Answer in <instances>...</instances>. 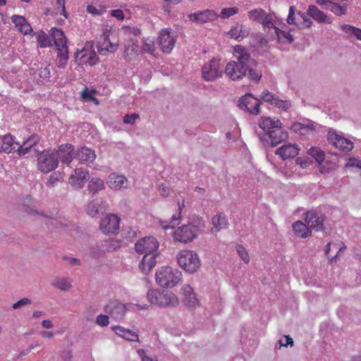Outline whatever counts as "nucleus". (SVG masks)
<instances>
[{
    "mask_svg": "<svg viewBox=\"0 0 361 361\" xmlns=\"http://www.w3.org/2000/svg\"><path fill=\"white\" fill-rule=\"evenodd\" d=\"M257 61L254 63H247L243 60L230 61L225 68V73L233 80L242 79L247 75L250 80L259 82L262 73L257 70Z\"/></svg>",
    "mask_w": 361,
    "mask_h": 361,
    "instance_id": "obj_1",
    "label": "nucleus"
},
{
    "mask_svg": "<svg viewBox=\"0 0 361 361\" xmlns=\"http://www.w3.org/2000/svg\"><path fill=\"white\" fill-rule=\"evenodd\" d=\"M147 296L150 303L160 307H176L179 304L178 297L169 290L151 289L148 290Z\"/></svg>",
    "mask_w": 361,
    "mask_h": 361,
    "instance_id": "obj_2",
    "label": "nucleus"
},
{
    "mask_svg": "<svg viewBox=\"0 0 361 361\" xmlns=\"http://www.w3.org/2000/svg\"><path fill=\"white\" fill-rule=\"evenodd\" d=\"M182 279V273L176 268L163 267L156 272V281L163 288H173Z\"/></svg>",
    "mask_w": 361,
    "mask_h": 361,
    "instance_id": "obj_3",
    "label": "nucleus"
},
{
    "mask_svg": "<svg viewBox=\"0 0 361 361\" xmlns=\"http://www.w3.org/2000/svg\"><path fill=\"white\" fill-rule=\"evenodd\" d=\"M179 266L185 271L193 274L200 267V260L197 254L192 250H183L177 255Z\"/></svg>",
    "mask_w": 361,
    "mask_h": 361,
    "instance_id": "obj_4",
    "label": "nucleus"
},
{
    "mask_svg": "<svg viewBox=\"0 0 361 361\" xmlns=\"http://www.w3.org/2000/svg\"><path fill=\"white\" fill-rule=\"evenodd\" d=\"M33 152L37 157L38 169L44 173L52 171L58 166L57 155L54 154V151L49 152L34 149Z\"/></svg>",
    "mask_w": 361,
    "mask_h": 361,
    "instance_id": "obj_5",
    "label": "nucleus"
},
{
    "mask_svg": "<svg viewBox=\"0 0 361 361\" xmlns=\"http://www.w3.org/2000/svg\"><path fill=\"white\" fill-rule=\"evenodd\" d=\"M258 137L264 146L274 147L286 140L288 137V133L286 130L282 129V127H277L272 130H269V133L258 135Z\"/></svg>",
    "mask_w": 361,
    "mask_h": 361,
    "instance_id": "obj_6",
    "label": "nucleus"
},
{
    "mask_svg": "<svg viewBox=\"0 0 361 361\" xmlns=\"http://www.w3.org/2000/svg\"><path fill=\"white\" fill-rule=\"evenodd\" d=\"M159 247V243L157 239L152 236H147L140 239L135 244V250L138 254H145V255H155Z\"/></svg>",
    "mask_w": 361,
    "mask_h": 361,
    "instance_id": "obj_7",
    "label": "nucleus"
},
{
    "mask_svg": "<svg viewBox=\"0 0 361 361\" xmlns=\"http://www.w3.org/2000/svg\"><path fill=\"white\" fill-rule=\"evenodd\" d=\"M120 219L116 214H106L100 221V230L104 234H115L119 230Z\"/></svg>",
    "mask_w": 361,
    "mask_h": 361,
    "instance_id": "obj_8",
    "label": "nucleus"
},
{
    "mask_svg": "<svg viewBox=\"0 0 361 361\" xmlns=\"http://www.w3.org/2000/svg\"><path fill=\"white\" fill-rule=\"evenodd\" d=\"M202 77L205 80L211 81L222 75L220 60L212 59L208 63H206L202 68Z\"/></svg>",
    "mask_w": 361,
    "mask_h": 361,
    "instance_id": "obj_9",
    "label": "nucleus"
},
{
    "mask_svg": "<svg viewBox=\"0 0 361 361\" xmlns=\"http://www.w3.org/2000/svg\"><path fill=\"white\" fill-rule=\"evenodd\" d=\"M324 221L325 216L320 212L314 210H310L306 212L305 223L310 229L326 233L324 225Z\"/></svg>",
    "mask_w": 361,
    "mask_h": 361,
    "instance_id": "obj_10",
    "label": "nucleus"
},
{
    "mask_svg": "<svg viewBox=\"0 0 361 361\" xmlns=\"http://www.w3.org/2000/svg\"><path fill=\"white\" fill-rule=\"evenodd\" d=\"M157 42L164 53L169 54L175 46L176 37L169 29L162 30L159 32Z\"/></svg>",
    "mask_w": 361,
    "mask_h": 361,
    "instance_id": "obj_11",
    "label": "nucleus"
},
{
    "mask_svg": "<svg viewBox=\"0 0 361 361\" xmlns=\"http://www.w3.org/2000/svg\"><path fill=\"white\" fill-rule=\"evenodd\" d=\"M327 140L342 151L349 152L352 150L354 147L352 141L338 135L335 132L329 131L328 133Z\"/></svg>",
    "mask_w": 361,
    "mask_h": 361,
    "instance_id": "obj_12",
    "label": "nucleus"
},
{
    "mask_svg": "<svg viewBox=\"0 0 361 361\" xmlns=\"http://www.w3.org/2000/svg\"><path fill=\"white\" fill-rule=\"evenodd\" d=\"M173 236L175 240L187 243L197 238L198 235L188 224H185L174 231Z\"/></svg>",
    "mask_w": 361,
    "mask_h": 361,
    "instance_id": "obj_13",
    "label": "nucleus"
},
{
    "mask_svg": "<svg viewBox=\"0 0 361 361\" xmlns=\"http://www.w3.org/2000/svg\"><path fill=\"white\" fill-rule=\"evenodd\" d=\"M104 312L115 320H121L123 318L126 307V305L117 300L110 301L104 309Z\"/></svg>",
    "mask_w": 361,
    "mask_h": 361,
    "instance_id": "obj_14",
    "label": "nucleus"
},
{
    "mask_svg": "<svg viewBox=\"0 0 361 361\" xmlns=\"http://www.w3.org/2000/svg\"><path fill=\"white\" fill-rule=\"evenodd\" d=\"M217 15L214 10L206 9L200 11L188 16V18L196 23L204 24L209 21L215 20Z\"/></svg>",
    "mask_w": 361,
    "mask_h": 361,
    "instance_id": "obj_15",
    "label": "nucleus"
},
{
    "mask_svg": "<svg viewBox=\"0 0 361 361\" xmlns=\"http://www.w3.org/2000/svg\"><path fill=\"white\" fill-rule=\"evenodd\" d=\"M75 59L78 61L79 65L88 63L94 66L98 62L99 58L94 50L88 51L83 49L75 53Z\"/></svg>",
    "mask_w": 361,
    "mask_h": 361,
    "instance_id": "obj_16",
    "label": "nucleus"
},
{
    "mask_svg": "<svg viewBox=\"0 0 361 361\" xmlns=\"http://www.w3.org/2000/svg\"><path fill=\"white\" fill-rule=\"evenodd\" d=\"M57 155V160L61 163L69 164L73 160L74 146L71 144H62L59 146L58 149L54 150Z\"/></svg>",
    "mask_w": 361,
    "mask_h": 361,
    "instance_id": "obj_17",
    "label": "nucleus"
},
{
    "mask_svg": "<svg viewBox=\"0 0 361 361\" xmlns=\"http://www.w3.org/2000/svg\"><path fill=\"white\" fill-rule=\"evenodd\" d=\"M90 180V174L87 170L81 168L75 170V175L70 178V183L75 189H81L85 183Z\"/></svg>",
    "mask_w": 361,
    "mask_h": 361,
    "instance_id": "obj_18",
    "label": "nucleus"
},
{
    "mask_svg": "<svg viewBox=\"0 0 361 361\" xmlns=\"http://www.w3.org/2000/svg\"><path fill=\"white\" fill-rule=\"evenodd\" d=\"M299 148L296 145H283L275 151L282 160L293 159L299 154Z\"/></svg>",
    "mask_w": 361,
    "mask_h": 361,
    "instance_id": "obj_19",
    "label": "nucleus"
},
{
    "mask_svg": "<svg viewBox=\"0 0 361 361\" xmlns=\"http://www.w3.org/2000/svg\"><path fill=\"white\" fill-rule=\"evenodd\" d=\"M183 302L188 308H195L199 305V302L196 298L192 288L190 285H185L182 288Z\"/></svg>",
    "mask_w": 361,
    "mask_h": 361,
    "instance_id": "obj_20",
    "label": "nucleus"
},
{
    "mask_svg": "<svg viewBox=\"0 0 361 361\" xmlns=\"http://www.w3.org/2000/svg\"><path fill=\"white\" fill-rule=\"evenodd\" d=\"M307 15L319 23H331L332 21L323 11L319 9L315 5H310Z\"/></svg>",
    "mask_w": 361,
    "mask_h": 361,
    "instance_id": "obj_21",
    "label": "nucleus"
},
{
    "mask_svg": "<svg viewBox=\"0 0 361 361\" xmlns=\"http://www.w3.org/2000/svg\"><path fill=\"white\" fill-rule=\"evenodd\" d=\"M138 56L137 41L129 38L124 43V56L128 61H130Z\"/></svg>",
    "mask_w": 361,
    "mask_h": 361,
    "instance_id": "obj_22",
    "label": "nucleus"
},
{
    "mask_svg": "<svg viewBox=\"0 0 361 361\" xmlns=\"http://www.w3.org/2000/svg\"><path fill=\"white\" fill-rule=\"evenodd\" d=\"M111 329L116 335L128 341L140 342L138 334L129 329H126L121 326H114Z\"/></svg>",
    "mask_w": 361,
    "mask_h": 361,
    "instance_id": "obj_23",
    "label": "nucleus"
},
{
    "mask_svg": "<svg viewBox=\"0 0 361 361\" xmlns=\"http://www.w3.org/2000/svg\"><path fill=\"white\" fill-rule=\"evenodd\" d=\"M11 19L12 23L15 24V26L23 35H27L32 32L31 25L27 22L24 16L13 15Z\"/></svg>",
    "mask_w": 361,
    "mask_h": 361,
    "instance_id": "obj_24",
    "label": "nucleus"
},
{
    "mask_svg": "<svg viewBox=\"0 0 361 361\" xmlns=\"http://www.w3.org/2000/svg\"><path fill=\"white\" fill-rule=\"evenodd\" d=\"M259 126L265 133H269V130H272L277 127L281 128L282 123L278 118H271V117H261L259 122Z\"/></svg>",
    "mask_w": 361,
    "mask_h": 361,
    "instance_id": "obj_25",
    "label": "nucleus"
},
{
    "mask_svg": "<svg viewBox=\"0 0 361 361\" xmlns=\"http://www.w3.org/2000/svg\"><path fill=\"white\" fill-rule=\"evenodd\" d=\"M49 32L56 48L67 46V39L62 30L56 27H52Z\"/></svg>",
    "mask_w": 361,
    "mask_h": 361,
    "instance_id": "obj_26",
    "label": "nucleus"
},
{
    "mask_svg": "<svg viewBox=\"0 0 361 361\" xmlns=\"http://www.w3.org/2000/svg\"><path fill=\"white\" fill-rule=\"evenodd\" d=\"M127 178L124 176L111 173L109 176V180L107 183L111 189L121 190L127 187Z\"/></svg>",
    "mask_w": 361,
    "mask_h": 361,
    "instance_id": "obj_27",
    "label": "nucleus"
},
{
    "mask_svg": "<svg viewBox=\"0 0 361 361\" xmlns=\"http://www.w3.org/2000/svg\"><path fill=\"white\" fill-rule=\"evenodd\" d=\"M75 157L82 162L91 163L95 159L96 154L90 148L82 147L77 151Z\"/></svg>",
    "mask_w": 361,
    "mask_h": 361,
    "instance_id": "obj_28",
    "label": "nucleus"
},
{
    "mask_svg": "<svg viewBox=\"0 0 361 361\" xmlns=\"http://www.w3.org/2000/svg\"><path fill=\"white\" fill-rule=\"evenodd\" d=\"M157 255H144L142 259L141 260L139 268L142 271V272L145 274H147L150 271L152 268L156 265V257Z\"/></svg>",
    "mask_w": 361,
    "mask_h": 361,
    "instance_id": "obj_29",
    "label": "nucleus"
},
{
    "mask_svg": "<svg viewBox=\"0 0 361 361\" xmlns=\"http://www.w3.org/2000/svg\"><path fill=\"white\" fill-rule=\"evenodd\" d=\"M16 142L13 136L10 134L6 135L0 140V151L9 154L16 150Z\"/></svg>",
    "mask_w": 361,
    "mask_h": 361,
    "instance_id": "obj_30",
    "label": "nucleus"
},
{
    "mask_svg": "<svg viewBox=\"0 0 361 361\" xmlns=\"http://www.w3.org/2000/svg\"><path fill=\"white\" fill-rule=\"evenodd\" d=\"M104 42H108V44L105 47H102L100 43H97V51L101 54H106L107 52L114 53L118 47V43H112L109 38V35L106 32L103 35Z\"/></svg>",
    "mask_w": 361,
    "mask_h": 361,
    "instance_id": "obj_31",
    "label": "nucleus"
},
{
    "mask_svg": "<svg viewBox=\"0 0 361 361\" xmlns=\"http://www.w3.org/2000/svg\"><path fill=\"white\" fill-rule=\"evenodd\" d=\"M228 35L231 38L241 41L244 37L248 36L249 30L243 25H237L228 32Z\"/></svg>",
    "mask_w": 361,
    "mask_h": 361,
    "instance_id": "obj_32",
    "label": "nucleus"
},
{
    "mask_svg": "<svg viewBox=\"0 0 361 361\" xmlns=\"http://www.w3.org/2000/svg\"><path fill=\"white\" fill-rule=\"evenodd\" d=\"M212 224L214 227L212 228V232H218L221 229L226 228L228 226V220L225 214H217L212 217Z\"/></svg>",
    "mask_w": 361,
    "mask_h": 361,
    "instance_id": "obj_33",
    "label": "nucleus"
},
{
    "mask_svg": "<svg viewBox=\"0 0 361 361\" xmlns=\"http://www.w3.org/2000/svg\"><path fill=\"white\" fill-rule=\"evenodd\" d=\"M293 228L295 234L302 238H306L312 235V230L300 221L295 222L293 224Z\"/></svg>",
    "mask_w": 361,
    "mask_h": 361,
    "instance_id": "obj_34",
    "label": "nucleus"
},
{
    "mask_svg": "<svg viewBox=\"0 0 361 361\" xmlns=\"http://www.w3.org/2000/svg\"><path fill=\"white\" fill-rule=\"evenodd\" d=\"M255 99V97L251 93H246L239 99L238 106L240 109L250 112Z\"/></svg>",
    "mask_w": 361,
    "mask_h": 361,
    "instance_id": "obj_35",
    "label": "nucleus"
},
{
    "mask_svg": "<svg viewBox=\"0 0 361 361\" xmlns=\"http://www.w3.org/2000/svg\"><path fill=\"white\" fill-rule=\"evenodd\" d=\"M234 51L235 54H238L236 56L237 60H243L247 61V63H254L256 61L254 59H252L250 56V54L244 47L241 45H236L234 47Z\"/></svg>",
    "mask_w": 361,
    "mask_h": 361,
    "instance_id": "obj_36",
    "label": "nucleus"
},
{
    "mask_svg": "<svg viewBox=\"0 0 361 361\" xmlns=\"http://www.w3.org/2000/svg\"><path fill=\"white\" fill-rule=\"evenodd\" d=\"M57 53V59H56V64L59 68H65L67 65V62L68 60V47H59L56 48Z\"/></svg>",
    "mask_w": 361,
    "mask_h": 361,
    "instance_id": "obj_37",
    "label": "nucleus"
},
{
    "mask_svg": "<svg viewBox=\"0 0 361 361\" xmlns=\"http://www.w3.org/2000/svg\"><path fill=\"white\" fill-rule=\"evenodd\" d=\"M104 189V182L99 178H92L90 180L87 190L90 193L95 194Z\"/></svg>",
    "mask_w": 361,
    "mask_h": 361,
    "instance_id": "obj_38",
    "label": "nucleus"
},
{
    "mask_svg": "<svg viewBox=\"0 0 361 361\" xmlns=\"http://www.w3.org/2000/svg\"><path fill=\"white\" fill-rule=\"evenodd\" d=\"M188 225L192 228V230L195 231L197 235L200 232L202 231L205 227L202 218L197 215L193 216L190 222Z\"/></svg>",
    "mask_w": 361,
    "mask_h": 361,
    "instance_id": "obj_39",
    "label": "nucleus"
},
{
    "mask_svg": "<svg viewBox=\"0 0 361 361\" xmlns=\"http://www.w3.org/2000/svg\"><path fill=\"white\" fill-rule=\"evenodd\" d=\"M307 154L315 159L318 164H321L325 159V153L320 148L312 147L308 149Z\"/></svg>",
    "mask_w": 361,
    "mask_h": 361,
    "instance_id": "obj_40",
    "label": "nucleus"
},
{
    "mask_svg": "<svg viewBox=\"0 0 361 361\" xmlns=\"http://www.w3.org/2000/svg\"><path fill=\"white\" fill-rule=\"evenodd\" d=\"M34 35L37 36V42L40 47L44 48L51 46L50 38L43 30H39Z\"/></svg>",
    "mask_w": 361,
    "mask_h": 361,
    "instance_id": "obj_41",
    "label": "nucleus"
},
{
    "mask_svg": "<svg viewBox=\"0 0 361 361\" xmlns=\"http://www.w3.org/2000/svg\"><path fill=\"white\" fill-rule=\"evenodd\" d=\"M341 28L345 33L353 35L357 39L361 40V29L347 24L341 25Z\"/></svg>",
    "mask_w": 361,
    "mask_h": 361,
    "instance_id": "obj_42",
    "label": "nucleus"
},
{
    "mask_svg": "<svg viewBox=\"0 0 361 361\" xmlns=\"http://www.w3.org/2000/svg\"><path fill=\"white\" fill-rule=\"evenodd\" d=\"M52 285L63 291H67L71 288V281L68 279H56Z\"/></svg>",
    "mask_w": 361,
    "mask_h": 361,
    "instance_id": "obj_43",
    "label": "nucleus"
},
{
    "mask_svg": "<svg viewBox=\"0 0 361 361\" xmlns=\"http://www.w3.org/2000/svg\"><path fill=\"white\" fill-rule=\"evenodd\" d=\"M325 9H329L336 16L345 15L347 12L345 6H341L338 4L331 2L330 6H324Z\"/></svg>",
    "mask_w": 361,
    "mask_h": 361,
    "instance_id": "obj_44",
    "label": "nucleus"
},
{
    "mask_svg": "<svg viewBox=\"0 0 361 361\" xmlns=\"http://www.w3.org/2000/svg\"><path fill=\"white\" fill-rule=\"evenodd\" d=\"M99 202L98 200H92L87 205V214L92 217L96 216L99 214Z\"/></svg>",
    "mask_w": 361,
    "mask_h": 361,
    "instance_id": "obj_45",
    "label": "nucleus"
},
{
    "mask_svg": "<svg viewBox=\"0 0 361 361\" xmlns=\"http://www.w3.org/2000/svg\"><path fill=\"white\" fill-rule=\"evenodd\" d=\"M247 15L250 18L260 23L266 15V13L262 8H256L248 11Z\"/></svg>",
    "mask_w": 361,
    "mask_h": 361,
    "instance_id": "obj_46",
    "label": "nucleus"
},
{
    "mask_svg": "<svg viewBox=\"0 0 361 361\" xmlns=\"http://www.w3.org/2000/svg\"><path fill=\"white\" fill-rule=\"evenodd\" d=\"M155 51L154 42L153 40L145 39H142V45L141 47L142 53H149L153 54Z\"/></svg>",
    "mask_w": 361,
    "mask_h": 361,
    "instance_id": "obj_47",
    "label": "nucleus"
},
{
    "mask_svg": "<svg viewBox=\"0 0 361 361\" xmlns=\"http://www.w3.org/2000/svg\"><path fill=\"white\" fill-rule=\"evenodd\" d=\"M180 218V215L178 216V217H176V215H173L171 217V221L169 223L165 221H160V225L165 230L169 228H173L176 225L179 224Z\"/></svg>",
    "mask_w": 361,
    "mask_h": 361,
    "instance_id": "obj_48",
    "label": "nucleus"
},
{
    "mask_svg": "<svg viewBox=\"0 0 361 361\" xmlns=\"http://www.w3.org/2000/svg\"><path fill=\"white\" fill-rule=\"evenodd\" d=\"M238 11L239 10L237 7L224 8L221 11L220 17L223 19H226L238 13Z\"/></svg>",
    "mask_w": 361,
    "mask_h": 361,
    "instance_id": "obj_49",
    "label": "nucleus"
},
{
    "mask_svg": "<svg viewBox=\"0 0 361 361\" xmlns=\"http://www.w3.org/2000/svg\"><path fill=\"white\" fill-rule=\"evenodd\" d=\"M287 23L290 25H296L299 29H303V26H302V23H298L295 22V8L293 6H290V8H289Z\"/></svg>",
    "mask_w": 361,
    "mask_h": 361,
    "instance_id": "obj_50",
    "label": "nucleus"
},
{
    "mask_svg": "<svg viewBox=\"0 0 361 361\" xmlns=\"http://www.w3.org/2000/svg\"><path fill=\"white\" fill-rule=\"evenodd\" d=\"M125 238L129 240L133 241L137 234V228L136 227H127L123 229Z\"/></svg>",
    "mask_w": 361,
    "mask_h": 361,
    "instance_id": "obj_51",
    "label": "nucleus"
},
{
    "mask_svg": "<svg viewBox=\"0 0 361 361\" xmlns=\"http://www.w3.org/2000/svg\"><path fill=\"white\" fill-rule=\"evenodd\" d=\"M16 150L18 154L20 157L25 156L32 151V149H30L23 142V144H20L19 142H16Z\"/></svg>",
    "mask_w": 361,
    "mask_h": 361,
    "instance_id": "obj_52",
    "label": "nucleus"
},
{
    "mask_svg": "<svg viewBox=\"0 0 361 361\" xmlns=\"http://www.w3.org/2000/svg\"><path fill=\"white\" fill-rule=\"evenodd\" d=\"M95 92L94 90H90L87 87H85L81 94L82 98L84 100L87 101H95L96 104H98V100L92 96V94Z\"/></svg>",
    "mask_w": 361,
    "mask_h": 361,
    "instance_id": "obj_53",
    "label": "nucleus"
},
{
    "mask_svg": "<svg viewBox=\"0 0 361 361\" xmlns=\"http://www.w3.org/2000/svg\"><path fill=\"white\" fill-rule=\"evenodd\" d=\"M236 250L240 257L241 259L246 264L250 262L249 255L245 250V248L242 245H238L236 246Z\"/></svg>",
    "mask_w": 361,
    "mask_h": 361,
    "instance_id": "obj_54",
    "label": "nucleus"
},
{
    "mask_svg": "<svg viewBox=\"0 0 361 361\" xmlns=\"http://www.w3.org/2000/svg\"><path fill=\"white\" fill-rule=\"evenodd\" d=\"M273 105L277 108L287 111L290 106V102L288 100H281L279 97H276Z\"/></svg>",
    "mask_w": 361,
    "mask_h": 361,
    "instance_id": "obj_55",
    "label": "nucleus"
},
{
    "mask_svg": "<svg viewBox=\"0 0 361 361\" xmlns=\"http://www.w3.org/2000/svg\"><path fill=\"white\" fill-rule=\"evenodd\" d=\"M276 97L274 94L267 90H264L262 93V99L271 105L274 104V102L276 101Z\"/></svg>",
    "mask_w": 361,
    "mask_h": 361,
    "instance_id": "obj_56",
    "label": "nucleus"
},
{
    "mask_svg": "<svg viewBox=\"0 0 361 361\" xmlns=\"http://www.w3.org/2000/svg\"><path fill=\"white\" fill-rule=\"evenodd\" d=\"M96 324L100 326L104 327L109 325V318L106 314H99L96 318Z\"/></svg>",
    "mask_w": 361,
    "mask_h": 361,
    "instance_id": "obj_57",
    "label": "nucleus"
},
{
    "mask_svg": "<svg viewBox=\"0 0 361 361\" xmlns=\"http://www.w3.org/2000/svg\"><path fill=\"white\" fill-rule=\"evenodd\" d=\"M297 15L302 20V22L300 23H302L303 28H309L312 25V21L309 18H307L305 13H302L301 11H298Z\"/></svg>",
    "mask_w": 361,
    "mask_h": 361,
    "instance_id": "obj_58",
    "label": "nucleus"
},
{
    "mask_svg": "<svg viewBox=\"0 0 361 361\" xmlns=\"http://www.w3.org/2000/svg\"><path fill=\"white\" fill-rule=\"evenodd\" d=\"M123 30L127 35H132L133 36H139L141 35L140 29L137 27L125 26Z\"/></svg>",
    "mask_w": 361,
    "mask_h": 361,
    "instance_id": "obj_59",
    "label": "nucleus"
},
{
    "mask_svg": "<svg viewBox=\"0 0 361 361\" xmlns=\"http://www.w3.org/2000/svg\"><path fill=\"white\" fill-rule=\"evenodd\" d=\"M262 102L259 99L255 97V102L252 108H250V113L253 115H258L260 112V105Z\"/></svg>",
    "mask_w": 361,
    "mask_h": 361,
    "instance_id": "obj_60",
    "label": "nucleus"
},
{
    "mask_svg": "<svg viewBox=\"0 0 361 361\" xmlns=\"http://www.w3.org/2000/svg\"><path fill=\"white\" fill-rule=\"evenodd\" d=\"M31 300L27 298H23L16 302L13 303L12 305V307L15 310L18 309L24 305H30L31 304Z\"/></svg>",
    "mask_w": 361,
    "mask_h": 361,
    "instance_id": "obj_61",
    "label": "nucleus"
},
{
    "mask_svg": "<svg viewBox=\"0 0 361 361\" xmlns=\"http://www.w3.org/2000/svg\"><path fill=\"white\" fill-rule=\"evenodd\" d=\"M137 353L140 357L142 361H157L156 357H151L147 355L146 350L145 349H139L137 350Z\"/></svg>",
    "mask_w": 361,
    "mask_h": 361,
    "instance_id": "obj_62",
    "label": "nucleus"
},
{
    "mask_svg": "<svg viewBox=\"0 0 361 361\" xmlns=\"http://www.w3.org/2000/svg\"><path fill=\"white\" fill-rule=\"evenodd\" d=\"M139 118V115L136 113L131 114H126L123 117V122L125 123H130L133 124L137 118Z\"/></svg>",
    "mask_w": 361,
    "mask_h": 361,
    "instance_id": "obj_63",
    "label": "nucleus"
},
{
    "mask_svg": "<svg viewBox=\"0 0 361 361\" xmlns=\"http://www.w3.org/2000/svg\"><path fill=\"white\" fill-rule=\"evenodd\" d=\"M290 129L295 133L303 134L302 130H305V123L295 122L291 126Z\"/></svg>",
    "mask_w": 361,
    "mask_h": 361,
    "instance_id": "obj_64",
    "label": "nucleus"
}]
</instances>
